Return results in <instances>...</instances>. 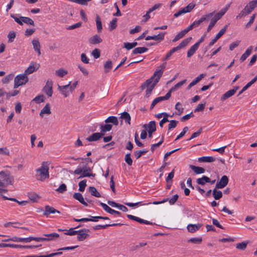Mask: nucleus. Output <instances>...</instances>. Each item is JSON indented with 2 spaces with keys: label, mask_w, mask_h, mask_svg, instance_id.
Segmentation results:
<instances>
[{
  "label": "nucleus",
  "mask_w": 257,
  "mask_h": 257,
  "mask_svg": "<svg viewBox=\"0 0 257 257\" xmlns=\"http://www.w3.org/2000/svg\"><path fill=\"white\" fill-rule=\"evenodd\" d=\"M53 82L52 81H47L45 86L43 88L44 92L48 96L51 97L53 94Z\"/></svg>",
  "instance_id": "9"
},
{
  "label": "nucleus",
  "mask_w": 257,
  "mask_h": 257,
  "mask_svg": "<svg viewBox=\"0 0 257 257\" xmlns=\"http://www.w3.org/2000/svg\"><path fill=\"white\" fill-rule=\"evenodd\" d=\"M252 50V46H249L245 51V52L241 56L240 61L241 62H243L251 54Z\"/></svg>",
  "instance_id": "27"
},
{
  "label": "nucleus",
  "mask_w": 257,
  "mask_h": 257,
  "mask_svg": "<svg viewBox=\"0 0 257 257\" xmlns=\"http://www.w3.org/2000/svg\"><path fill=\"white\" fill-rule=\"evenodd\" d=\"M178 195L177 194H175L173 196V197L171 199L168 198V201H169V204L170 205H173L175 203V202L177 201V200L178 199Z\"/></svg>",
  "instance_id": "64"
},
{
  "label": "nucleus",
  "mask_w": 257,
  "mask_h": 257,
  "mask_svg": "<svg viewBox=\"0 0 257 257\" xmlns=\"http://www.w3.org/2000/svg\"><path fill=\"white\" fill-rule=\"evenodd\" d=\"M189 167L196 174H203L205 172V169L200 167L195 166L192 165H190Z\"/></svg>",
  "instance_id": "32"
},
{
  "label": "nucleus",
  "mask_w": 257,
  "mask_h": 257,
  "mask_svg": "<svg viewBox=\"0 0 257 257\" xmlns=\"http://www.w3.org/2000/svg\"><path fill=\"white\" fill-rule=\"evenodd\" d=\"M192 40V37H188L186 39H184L178 45L180 49H182L185 46H186L190 42V41Z\"/></svg>",
  "instance_id": "44"
},
{
  "label": "nucleus",
  "mask_w": 257,
  "mask_h": 257,
  "mask_svg": "<svg viewBox=\"0 0 257 257\" xmlns=\"http://www.w3.org/2000/svg\"><path fill=\"white\" fill-rule=\"evenodd\" d=\"M238 89V87L236 86L233 87V89L227 91L222 96V97H221V100L222 101H224L226 99L228 98L229 97L233 96L235 93L236 91Z\"/></svg>",
  "instance_id": "17"
},
{
  "label": "nucleus",
  "mask_w": 257,
  "mask_h": 257,
  "mask_svg": "<svg viewBox=\"0 0 257 257\" xmlns=\"http://www.w3.org/2000/svg\"><path fill=\"white\" fill-rule=\"evenodd\" d=\"M188 130L189 128L187 126L184 127L183 129V131L180 133V134L178 136H177L175 141H176L178 140L181 138L182 137H183L185 135V134L188 132Z\"/></svg>",
  "instance_id": "60"
},
{
  "label": "nucleus",
  "mask_w": 257,
  "mask_h": 257,
  "mask_svg": "<svg viewBox=\"0 0 257 257\" xmlns=\"http://www.w3.org/2000/svg\"><path fill=\"white\" fill-rule=\"evenodd\" d=\"M79 190L81 192H83L85 190V188L86 186V180H84L81 181H80L79 184Z\"/></svg>",
  "instance_id": "61"
},
{
  "label": "nucleus",
  "mask_w": 257,
  "mask_h": 257,
  "mask_svg": "<svg viewBox=\"0 0 257 257\" xmlns=\"http://www.w3.org/2000/svg\"><path fill=\"white\" fill-rule=\"evenodd\" d=\"M79 232L77 233V239L79 241H83L86 238H87V237L89 236V234L86 232H83V231H86V229H82L80 230H78Z\"/></svg>",
  "instance_id": "24"
},
{
  "label": "nucleus",
  "mask_w": 257,
  "mask_h": 257,
  "mask_svg": "<svg viewBox=\"0 0 257 257\" xmlns=\"http://www.w3.org/2000/svg\"><path fill=\"white\" fill-rule=\"evenodd\" d=\"M151 202L146 203H143V202H138L137 203H125V204L129 207H134L136 206L139 205H147L149 204H150Z\"/></svg>",
  "instance_id": "56"
},
{
  "label": "nucleus",
  "mask_w": 257,
  "mask_h": 257,
  "mask_svg": "<svg viewBox=\"0 0 257 257\" xmlns=\"http://www.w3.org/2000/svg\"><path fill=\"white\" fill-rule=\"evenodd\" d=\"M73 197L78 200L81 204L83 205L87 206V203L84 201V199L83 198V197L82 195L79 193H75L73 195Z\"/></svg>",
  "instance_id": "30"
},
{
  "label": "nucleus",
  "mask_w": 257,
  "mask_h": 257,
  "mask_svg": "<svg viewBox=\"0 0 257 257\" xmlns=\"http://www.w3.org/2000/svg\"><path fill=\"white\" fill-rule=\"evenodd\" d=\"M120 119H121V121L122 120H124L126 123H128V124H131V117L130 114L127 112L125 111L122 112L120 117Z\"/></svg>",
  "instance_id": "28"
},
{
  "label": "nucleus",
  "mask_w": 257,
  "mask_h": 257,
  "mask_svg": "<svg viewBox=\"0 0 257 257\" xmlns=\"http://www.w3.org/2000/svg\"><path fill=\"white\" fill-rule=\"evenodd\" d=\"M228 183V178L227 176H223L220 180L216 184V188L222 189L225 187Z\"/></svg>",
  "instance_id": "13"
},
{
  "label": "nucleus",
  "mask_w": 257,
  "mask_h": 257,
  "mask_svg": "<svg viewBox=\"0 0 257 257\" xmlns=\"http://www.w3.org/2000/svg\"><path fill=\"white\" fill-rule=\"evenodd\" d=\"M96 24L97 31L98 32H101V31L102 29V26L101 19L99 17V16L98 15L96 16Z\"/></svg>",
  "instance_id": "49"
},
{
  "label": "nucleus",
  "mask_w": 257,
  "mask_h": 257,
  "mask_svg": "<svg viewBox=\"0 0 257 257\" xmlns=\"http://www.w3.org/2000/svg\"><path fill=\"white\" fill-rule=\"evenodd\" d=\"M202 241V237H192L188 240V242H190L194 244H200Z\"/></svg>",
  "instance_id": "57"
},
{
  "label": "nucleus",
  "mask_w": 257,
  "mask_h": 257,
  "mask_svg": "<svg viewBox=\"0 0 257 257\" xmlns=\"http://www.w3.org/2000/svg\"><path fill=\"white\" fill-rule=\"evenodd\" d=\"M44 237H40L41 241L54 240L59 237L57 233L43 234Z\"/></svg>",
  "instance_id": "10"
},
{
  "label": "nucleus",
  "mask_w": 257,
  "mask_h": 257,
  "mask_svg": "<svg viewBox=\"0 0 257 257\" xmlns=\"http://www.w3.org/2000/svg\"><path fill=\"white\" fill-rule=\"evenodd\" d=\"M91 169L89 167H85V168H82V174L79 177V178H81L83 177H89L91 176L94 177L95 175L91 173Z\"/></svg>",
  "instance_id": "20"
},
{
  "label": "nucleus",
  "mask_w": 257,
  "mask_h": 257,
  "mask_svg": "<svg viewBox=\"0 0 257 257\" xmlns=\"http://www.w3.org/2000/svg\"><path fill=\"white\" fill-rule=\"evenodd\" d=\"M89 191L91 195L96 197H100L101 196L100 193L97 191L96 189L94 187H89Z\"/></svg>",
  "instance_id": "47"
},
{
  "label": "nucleus",
  "mask_w": 257,
  "mask_h": 257,
  "mask_svg": "<svg viewBox=\"0 0 257 257\" xmlns=\"http://www.w3.org/2000/svg\"><path fill=\"white\" fill-rule=\"evenodd\" d=\"M246 6L252 12L257 7V0H252L248 3Z\"/></svg>",
  "instance_id": "51"
},
{
  "label": "nucleus",
  "mask_w": 257,
  "mask_h": 257,
  "mask_svg": "<svg viewBox=\"0 0 257 257\" xmlns=\"http://www.w3.org/2000/svg\"><path fill=\"white\" fill-rule=\"evenodd\" d=\"M148 49L146 47H137L133 51V54H142L148 51Z\"/></svg>",
  "instance_id": "38"
},
{
  "label": "nucleus",
  "mask_w": 257,
  "mask_h": 257,
  "mask_svg": "<svg viewBox=\"0 0 257 257\" xmlns=\"http://www.w3.org/2000/svg\"><path fill=\"white\" fill-rule=\"evenodd\" d=\"M102 39L97 35L92 36L89 39V42L92 44H99L102 42Z\"/></svg>",
  "instance_id": "36"
},
{
  "label": "nucleus",
  "mask_w": 257,
  "mask_h": 257,
  "mask_svg": "<svg viewBox=\"0 0 257 257\" xmlns=\"http://www.w3.org/2000/svg\"><path fill=\"white\" fill-rule=\"evenodd\" d=\"M166 63H164L160 66V69L156 70L153 76L151 77V80L152 79H156L159 81L160 78L162 77L164 71L166 68Z\"/></svg>",
  "instance_id": "8"
},
{
  "label": "nucleus",
  "mask_w": 257,
  "mask_h": 257,
  "mask_svg": "<svg viewBox=\"0 0 257 257\" xmlns=\"http://www.w3.org/2000/svg\"><path fill=\"white\" fill-rule=\"evenodd\" d=\"M104 71L107 73L112 68V62L110 60H108L106 62L104 65Z\"/></svg>",
  "instance_id": "54"
},
{
  "label": "nucleus",
  "mask_w": 257,
  "mask_h": 257,
  "mask_svg": "<svg viewBox=\"0 0 257 257\" xmlns=\"http://www.w3.org/2000/svg\"><path fill=\"white\" fill-rule=\"evenodd\" d=\"M11 240L15 242H30L32 240H35L37 242L41 241L40 237H29L26 238L13 237L11 238Z\"/></svg>",
  "instance_id": "7"
},
{
  "label": "nucleus",
  "mask_w": 257,
  "mask_h": 257,
  "mask_svg": "<svg viewBox=\"0 0 257 257\" xmlns=\"http://www.w3.org/2000/svg\"><path fill=\"white\" fill-rule=\"evenodd\" d=\"M248 241H243L236 244V248L238 249L244 250L247 247Z\"/></svg>",
  "instance_id": "45"
},
{
  "label": "nucleus",
  "mask_w": 257,
  "mask_h": 257,
  "mask_svg": "<svg viewBox=\"0 0 257 257\" xmlns=\"http://www.w3.org/2000/svg\"><path fill=\"white\" fill-rule=\"evenodd\" d=\"M23 24L25 23L29 25L34 26V21L29 17H22Z\"/></svg>",
  "instance_id": "48"
},
{
  "label": "nucleus",
  "mask_w": 257,
  "mask_h": 257,
  "mask_svg": "<svg viewBox=\"0 0 257 257\" xmlns=\"http://www.w3.org/2000/svg\"><path fill=\"white\" fill-rule=\"evenodd\" d=\"M68 74V71L63 68H60L55 71V75L59 77H63Z\"/></svg>",
  "instance_id": "40"
},
{
  "label": "nucleus",
  "mask_w": 257,
  "mask_h": 257,
  "mask_svg": "<svg viewBox=\"0 0 257 257\" xmlns=\"http://www.w3.org/2000/svg\"><path fill=\"white\" fill-rule=\"evenodd\" d=\"M148 131H150L152 132H154L156 130V123L154 121H151L149 122L148 125Z\"/></svg>",
  "instance_id": "59"
},
{
  "label": "nucleus",
  "mask_w": 257,
  "mask_h": 257,
  "mask_svg": "<svg viewBox=\"0 0 257 257\" xmlns=\"http://www.w3.org/2000/svg\"><path fill=\"white\" fill-rule=\"evenodd\" d=\"M201 226V225L200 224H189L188 225L187 228L189 232L193 233L199 230Z\"/></svg>",
  "instance_id": "25"
},
{
  "label": "nucleus",
  "mask_w": 257,
  "mask_h": 257,
  "mask_svg": "<svg viewBox=\"0 0 257 257\" xmlns=\"http://www.w3.org/2000/svg\"><path fill=\"white\" fill-rule=\"evenodd\" d=\"M210 181V178L206 176H203L202 178H200L197 179V184L201 185H204L206 183Z\"/></svg>",
  "instance_id": "37"
},
{
  "label": "nucleus",
  "mask_w": 257,
  "mask_h": 257,
  "mask_svg": "<svg viewBox=\"0 0 257 257\" xmlns=\"http://www.w3.org/2000/svg\"><path fill=\"white\" fill-rule=\"evenodd\" d=\"M55 213H60V211L55 209L54 208L47 205L45 206V211L43 213L44 215L48 216L50 214H54Z\"/></svg>",
  "instance_id": "19"
},
{
  "label": "nucleus",
  "mask_w": 257,
  "mask_h": 257,
  "mask_svg": "<svg viewBox=\"0 0 257 257\" xmlns=\"http://www.w3.org/2000/svg\"><path fill=\"white\" fill-rule=\"evenodd\" d=\"M3 198L4 199H5V200H11V201L16 202L19 205H22V206H25V205H26L28 203V201H19L17 200L16 198H9L8 197L5 196H3Z\"/></svg>",
  "instance_id": "41"
},
{
  "label": "nucleus",
  "mask_w": 257,
  "mask_h": 257,
  "mask_svg": "<svg viewBox=\"0 0 257 257\" xmlns=\"http://www.w3.org/2000/svg\"><path fill=\"white\" fill-rule=\"evenodd\" d=\"M185 34L186 33H185L183 30L181 31L175 36V38H174L172 41L173 42H175L178 41L179 39L183 38L185 35Z\"/></svg>",
  "instance_id": "58"
},
{
  "label": "nucleus",
  "mask_w": 257,
  "mask_h": 257,
  "mask_svg": "<svg viewBox=\"0 0 257 257\" xmlns=\"http://www.w3.org/2000/svg\"><path fill=\"white\" fill-rule=\"evenodd\" d=\"M112 128V125L106 124L103 125H101L100 127V133L103 134V136L105 135V134L107 132L110 131Z\"/></svg>",
  "instance_id": "35"
},
{
  "label": "nucleus",
  "mask_w": 257,
  "mask_h": 257,
  "mask_svg": "<svg viewBox=\"0 0 257 257\" xmlns=\"http://www.w3.org/2000/svg\"><path fill=\"white\" fill-rule=\"evenodd\" d=\"M33 100L37 103H40L44 101V96L43 95H38Z\"/></svg>",
  "instance_id": "62"
},
{
  "label": "nucleus",
  "mask_w": 257,
  "mask_h": 257,
  "mask_svg": "<svg viewBox=\"0 0 257 257\" xmlns=\"http://www.w3.org/2000/svg\"><path fill=\"white\" fill-rule=\"evenodd\" d=\"M251 13V11L246 6L244 8V9L236 16V19H240L243 17H245V16L249 15Z\"/></svg>",
  "instance_id": "22"
},
{
  "label": "nucleus",
  "mask_w": 257,
  "mask_h": 257,
  "mask_svg": "<svg viewBox=\"0 0 257 257\" xmlns=\"http://www.w3.org/2000/svg\"><path fill=\"white\" fill-rule=\"evenodd\" d=\"M198 48L199 46H198V44H194L187 51V57L189 58L193 55L198 50Z\"/></svg>",
  "instance_id": "31"
},
{
  "label": "nucleus",
  "mask_w": 257,
  "mask_h": 257,
  "mask_svg": "<svg viewBox=\"0 0 257 257\" xmlns=\"http://www.w3.org/2000/svg\"><path fill=\"white\" fill-rule=\"evenodd\" d=\"M71 82L67 85L60 86L58 85V89L60 91V92L64 96L67 97L68 96L70 93H72V86H70Z\"/></svg>",
  "instance_id": "6"
},
{
  "label": "nucleus",
  "mask_w": 257,
  "mask_h": 257,
  "mask_svg": "<svg viewBox=\"0 0 257 257\" xmlns=\"http://www.w3.org/2000/svg\"><path fill=\"white\" fill-rule=\"evenodd\" d=\"M49 164L44 162L39 168L36 170V178L38 181H44L49 178Z\"/></svg>",
  "instance_id": "1"
},
{
  "label": "nucleus",
  "mask_w": 257,
  "mask_h": 257,
  "mask_svg": "<svg viewBox=\"0 0 257 257\" xmlns=\"http://www.w3.org/2000/svg\"><path fill=\"white\" fill-rule=\"evenodd\" d=\"M195 4L191 3L186 7L181 8L177 12L174 14V17L177 18L183 14L190 12L195 7Z\"/></svg>",
  "instance_id": "5"
},
{
  "label": "nucleus",
  "mask_w": 257,
  "mask_h": 257,
  "mask_svg": "<svg viewBox=\"0 0 257 257\" xmlns=\"http://www.w3.org/2000/svg\"><path fill=\"white\" fill-rule=\"evenodd\" d=\"M14 77V74L11 73L8 75H7L5 78H4L2 80V82L3 83L7 84L11 80H12Z\"/></svg>",
  "instance_id": "55"
},
{
  "label": "nucleus",
  "mask_w": 257,
  "mask_h": 257,
  "mask_svg": "<svg viewBox=\"0 0 257 257\" xmlns=\"http://www.w3.org/2000/svg\"><path fill=\"white\" fill-rule=\"evenodd\" d=\"M186 80L184 79L178 83H177L175 86L172 87L167 93H170V96L171 95V92L177 90L180 87H181L185 82Z\"/></svg>",
  "instance_id": "29"
},
{
  "label": "nucleus",
  "mask_w": 257,
  "mask_h": 257,
  "mask_svg": "<svg viewBox=\"0 0 257 257\" xmlns=\"http://www.w3.org/2000/svg\"><path fill=\"white\" fill-rule=\"evenodd\" d=\"M67 190L66 185L65 184H62L56 191L60 193H63Z\"/></svg>",
  "instance_id": "63"
},
{
  "label": "nucleus",
  "mask_w": 257,
  "mask_h": 257,
  "mask_svg": "<svg viewBox=\"0 0 257 257\" xmlns=\"http://www.w3.org/2000/svg\"><path fill=\"white\" fill-rule=\"evenodd\" d=\"M170 97V93H167V94L164 96H160L156 98L152 102L150 108L152 109L159 102L168 99Z\"/></svg>",
  "instance_id": "16"
},
{
  "label": "nucleus",
  "mask_w": 257,
  "mask_h": 257,
  "mask_svg": "<svg viewBox=\"0 0 257 257\" xmlns=\"http://www.w3.org/2000/svg\"><path fill=\"white\" fill-rule=\"evenodd\" d=\"M175 109L177 110L176 114L181 115L184 110V108L182 107V104L180 102H178L175 105Z\"/></svg>",
  "instance_id": "43"
},
{
  "label": "nucleus",
  "mask_w": 257,
  "mask_h": 257,
  "mask_svg": "<svg viewBox=\"0 0 257 257\" xmlns=\"http://www.w3.org/2000/svg\"><path fill=\"white\" fill-rule=\"evenodd\" d=\"M39 64L34 62H31L29 66L25 71V74L28 75L33 73L39 69Z\"/></svg>",
  "instance_id": "14"
},
{
  "label": "nucleus",
  "mask_w": 257,
  "mask_h": 257,
  "mask_svg": "<svg viewBox=\"0 0 257 257\" xmlns=\"http://www.w3.org/2000/svg\"><path fill=\"white\" fill-rule=\"evenodd\" d=\"M213 197L216 200H218L222 197V193L221 191L217 190L216 188L214 189L212 191Z\"/></svg>",
  "instance_id": "42"
},
{
  "label": "nucleus",
  "mask_w": 257,
  "mask_h": 257,
  "mask_svg": "<svg viewBox=\"0 0 257 257\" xmlns=\"http://www.w3.org/2000/svg\"><path fill=\"white\" fill-rule=\"evenodd\" d=\"M16 37V32L12 31L9 33L8 35V43H12L14 42Z\"/></svg>",
  "instance_id": "52"
},
{
  "label": "nucleus",
  "mask_w": 257,
  "mask_h": 257,
  "mask_svg": "<svg viewBox=\"0 0 257 257\" xmlns=\"http://www.w3.org/2000/svg\"><path fill=\"white\" fill-rule=\"evenodd\" d=\"M29 79L25 74H19L15 78L14 88H17L21 85H25L28 82Z\"/></svg>",
  "instance_id": "3"
},
{
  "label": "nucleus",
  "mask_w": 257,
  "mask_h": 257,
  "mask_svg": "<svg viewBox=\"0 0 257 257\" xmlns=\"http://www.w3.org/2000/svg\"><path fill=\"white\" fill-rule=\"evenodd\" d=\"M122 224L120 223H113V224H108L105 225H97L94 227V229L98 230L101 229H105L108 226H115L117 225H121Z\"/></svg>",
  "instance_id": "34"
},
{
  "label": "nucleus",
  "mask_w": 257,
  "mask_h": 257,
  "mask_svg": "<svg viewBox=\"0 0 257 257\" xmlns=\"http://www.w3.org/2000/svg\"><path fill=\"white\" fill-rule=\"evenodd\" d=\"M213 15V13H210L206 15H203L198 20L194 21L192 23L195 28L198 27L202 22L205 21H208V18L212 17Z\"/></svg>",
  "instance_id": "15"
},
{
  "label": "nucleus",
  "mask_w": 257,
  "mask_h": 257,
  "mask_svg": "<svg viewBox=\"0 0 257 257\" xmlns=\"http://www.w3.org/2000/svg\"><path fill=\"white\" fill-rule=\"evenodd\" d=\"M32 44L33 46V48L34 50L37 52L39 56L41 55V51H40V44L38 40L37 39H34L32 42Z\"/></svg>",
  "instance_id": "26"
},
{
  "label": "nucleus",
  "mask_w": 257,
  "mask_h": 257,
  "mask_svg": "<svg viewBox=\"0 0 257 257\" xmlns=\"http://www.w3.org/2000/svg\"><path fill=\"white\" fill-rule=\"evenodd\" d=\"M215 160V158L211 156H204L198 158V161L200 162H213Z\"/></svg>",
  "instance_id": "33"
},
{
  "label": "nucleus",
  "mask_w": 257,
  "mask_h": 257,
  "mask_svg": "<svg viewBox=\"0 0 257 257\" xmlns=\"http://www.w3.org/2000/svg\"><path fill=\"white\" fill-rule=\"evenodd\" d=\"M13 178L8 172L2 171L0 172V182L3 183L6 187L12 184Z\"/></svg>",
  "instance_id": "4"
},
{
  "label": "nucleus",
  "mask_w": 257,
  "mask_h": 257,
  "mask_svg": "<svg viewBox=\"0 0 257 257\" xmlns=\"http://www.w3.org/2000/svg\"><path fill=\"white\" fill-rule=\"evenodd\" d=\"M127 217L130 219L136 221L137 222H139L140 223L145 224H151V225L153 224V223L149 221L143 219L141 218L134 216L133 215L127 214Z\"/></svg>",
  "instance_id": "18"
},
{
  "label": "nucleus",
  "mask_w": 257,
  "mask_h": 257,
  "mask_svg": "<svg viewBox=\"0 0 257 257\" xmlns=\"http://www.w3.org/2000/svg\"><path fill=\"white\" fill-rule=\"evenodd\" d=\"M117 19L114 18L111 21L109 24V29L110 31H112L115 29L117 27Z\"/></svg>",
  "instance_id": "50"
},
{
  "label": "nucleus",
  "mask_w": 257,
  "mask_h": 257,
  "mask_svg": "<svg viewBox=\"0 0 257 257\" xmlns=\"http://www.w3.org/2000/svg\"><path fill=\"white\" fill-rule=\"evenodd\" d=\"M166 32L160 33L157 35L153 36V40L155 41H162L164 39Z\"/></svg>",
  "instance_id": "53"
},
{
  "label": "nucleus",
  "mask_w": 257,
  "mask_h": 257,
  "mask_svg": "<svg viewBox=\"0 0 257 257\" xmlns=\"http://www.w3.org/2000/svg\"><path fill=\"white\" fill-rule=\"evenodd\" d=\"M102 136H103V134L101 133H95L92 134L86 140L89 142L96 141L99 140Z\"/></svg>",
  "instance_id": "21"
},
{
  "label": "nucleus",
  "mask_w": 257,
  "mask_h": 257,
  "mask_svg": "<svg viewBox=\"0 0 257 257\" xmlns=\"http://www.w3.org/2000/svg\"><path fill=\"white\" fill-rule=\"evenodd\" d=\"M106 123H112L113 124L117 125L118 124L117 118L114 116H110L105 119Z\"/></svg>",
  "instance_id": "39"
},
{
  "label": "nucleus",
  "mask_w": 257,
  "mask_h": 257,
  "mask_svg": "<svg viewBox=\"0 0 257 257\" xmlns=\"http://www.w3.org/2000/svg\"><path fill=\"white\" fill-rule=\"evenodd\" d=\"M159 82V80L154 78L151 80V78L147 80L145 82L142 84V89H144L145 87H147V90L146 91V97H148L151 95L152 90L154 88L155 86L156 85L157 83Z\"/></svg>",
  "instance_id": "2"
},
{
  "label": "nucleus",
  "mask_w": 257,
  "mask_h": 257,
  "mask_svg": "<svg viewBox=\"0 0 257 257\" xmlns=\"http://www.w3.org/2000/svg\"><path fill=\"white\" fill-rule=\"evenodd\" d=\"M229 8V5L226 6L225 7L221 9L218 13L215 14L214 17L211 19V20L216 23L226 13V12L228 10Z\"/></svg>",
  "instance_id": "12"
},
{
  "label": "nucleus",
  "mask_w": 257,
  "mask_h": 257,
  "mask_svg": "<svg viewBox=\"0 0 257 257\" xmlns=\"http://www.w3.org/2000/svg\"><path fill=\"white\" fill-rule=\"evenodd\" d=\"M227 27V25H225L224 27H223L216 34L215 38L210 42L208 46L211 47L213 46L215 43L225 33Z\"/></svg>",
  "instance_id": "11"
},
{
  "label": "nucleus",
  "mask_w": 257,
  "mask_h": 257,
  "mask_svg": "<svg viewBox=\"0 0 257 257\" xmlns=\"http://www.w3.org/2000/svg\"><path fill=\"white\" fill-rule=\"evenodd\" d=\"M10 247L14 248H20V247H21V245L16 244H11V243H0V247Z\"/></svg>",
  "instance_id": "46"
},
{
  "label": "nucleus",
  "mask_w": 257,
  "mask_h": 257,
  "mask_svg": "<svg viewBox=\"0 0 257 257\" xmlns=\"http://www.w3.org/2000/svg\"><path fill=\"white\" fill-rule=\"evenodd\" d=\"M51 109H50V105L49 103H47L45 106L42 108L40 113V116L42 117L44 116V115H49L51 114Z\"/></svg>",
  "instance_id": "23"
}]
</instances>
